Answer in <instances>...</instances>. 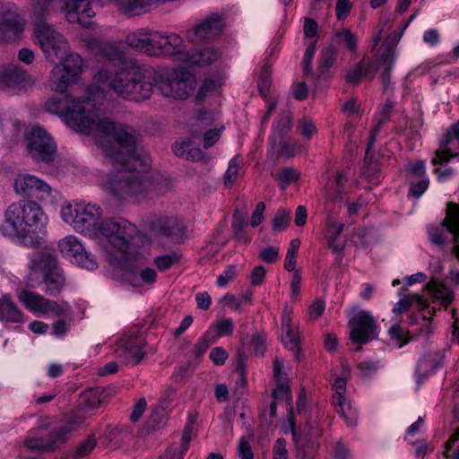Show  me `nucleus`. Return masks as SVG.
<instances>
[{
  "label": "nucleus",
  "mask_w": 459,
  "mask_h": 459,
  "mask_svg": "<svg viewBox=\"0 0 459 459\" xmlns=\"http://www.w3.org/2000/svg\"><path fill=\"white\" fill-rule=\"evenodd\" d=\"M104 98L101 86H92L84 100L49 99L45 103V109L51 114L63 115L70 128L91 135L102 149L113 168L101 182L105 192L120 203L141 201L159 191L161 176L152 171L149 158L140 154L135 133L99 113L96 105Z\"/></svg>",
  "instance_id": "1"
},
{
  "label": "nucleus",
  "mask_w": 459,
  "mask_h": 459,
  "mask_svg": "<svg viewBox=\"0 0 459 459\" xmlns=\"http://www.w3.org/2000/svg\"><path fill=\"white\" fill-rule=\"evenodd\" d=\"M96 82L107 85L117 95L133 101L149 99L156 83L160 94L171 100H186L193 92L196 80L194 74L183 69L156 73L135 62H108L95 74Z\"/></svg>",
  "instance_id": "2"
},
{
  "label": "nucleus",
  "mask_w": 459,
  "mask_h": 459,
  "mask_svg": "<svg viewBox=\"0 0 459 459\" xmlns=\"http://www.w3.org/2000/svg\"><path fill=\"white\" fill-rule=\"evenodd\" d=\"M48 4L39 3L33 6L31 17L34 23V41L43 52L45 58L56 65L51 70L49 86L52 91L64 93L71 84L80 80L83 68L82 57L70 52L65 36L52 25L44 22Z\"/></svg>",
  "instance_id": "3"
},
{
  "label": "nucleus",
  "mask_w": 459,
  "mask_h": 459,
  "mask_svg": "<svg viewBox=\"0 0 459 459\" xmlns=\"http://www.w3.org/2000/svg\"><path fill=\"white\" fill-rule=\"evenodd\" d=\"M48 222L47 214L37 202L21 200L11 204L4 211L0 234L36 247L40 245L38 234L45 231Z\"/></svg>",
  "instance_id": "4"
},
{
  "label": "nucleus",
  "mask_w": 459,
  "mask_h": 459,
  "mask_svg": "<svg viewBox=\"0 0 459 459\" xmlns=\"http://www.w3.org/2000/svg\"><path fill=\"white\" fill-rule=\"evenodd\" d=\"M65 282L63 271L58 267L54 255L48 252H39L30 255L26 281L28 287L35 288L44 284V292L54 296L61 291Z\"/></svg>",
  "instance_id": "5"
},
{
  "label": "nucleus",
  "mask_w": 459,
  "mask_h": 459,
  "mask_svg": "<svg viewBox=\"0 0 459 459\" xmlns=\"http://www.w3.org/2000/svg\"><path fill=\"white\" fill-rule=\"evenodd\" d=\"M103 215L102 208L91 203H73L63 206L61 217L76 232L91 238L97 235V228Z\"/></svg>",
  "instance_id": "6"
},
{
  "label": "nucleus",
  "mask_w": 459,
  "mask_h": 459,
  "mask_svg": "<svg viewBox=\"0 0 459 459\" xmlns=\"http://www.w3.org/2000/svg\"><path fill=\"white\" fill-rule=\"evenodd\" d=\"M26 151L38 163H49L56 153V143L52 135L40 126L27 127L24 131Z\"/></svg>",
  "instance_id": "7"
},
{
  "label": "nucleus",
  "mask_w": 459,
  "mask_h": 459,
  "mask_svg": "<svg viewBox=\"0 0 459 459\" xmlns=\"http://www.w3.org/2000/svg\"><path fill=\"white\" fill-rule=\"evenodd\" d=\"M58 249L65 258L82 268L94 270L98 266L95 256L74 235L61 238L58 242Z\"/></svg>",
  "instance_id": "8"
},
{
  "label": "nucleus",
  "mask_w": 459,
  "mask_h": 459,
  "mask_svg": "<svg viewBox=\"0 0 459 459\" xmlns=\"http://www.w3.org/2000/svg\"><path fill=\"white\" fill-rule=\"evenodd\" d=\"M17 298L25 308L35 315L60 316L64 315L65 310V306H66V303L58 304L55 300L48 299L26 289L19 290L17 291Z\"/></svg>",
  "instance_id": "9"
},
{
  "label": "nucleus",
  "mask_w": 459,
  "mask_h": 459,
  "mask_svg": "<svg viewBox=\"0 0 459 459\" xmlns=\"http://www.w3.org/2000/svg\"><path fill=\"white\" fill-rule=\"evenodd\" d=\"M445 228L453 235V254L459 261V204H448L446 217L444 221L438 227L430 226L428 228L429 239L432 243L442 245L445 242L446 238L443 236Z\"/></svg>",
  "instance_id": "10"
},
{
  "label": "nucleus",
  "mask_w": 459,
  "mask_h": 459,
  "mask_svg": "<svg viewBox=\"0 0 459 459\" xmlns=\"http://www.w3.org/2000/svg\"><path fill=\"white\" fill-rule=\"evenodd\" d=\"M350 336L353 343L365 344L377 337V323L368 310L355 311L349 321Z\"/></svg>",
  "instance_id": "11"
},
{
  "label": "nucleus",
  "mask_w": 459,
  "mask_h": 459,
  "mask_svg": "<svg viewBox=\"0 0 459 459\" xmlns=\"http://www.w3.org/2000/svg\"><path fill=\"white\" fill-rule=\"evenodd\" d=\"M13 189L16 195L36 198L42 202L51 196L53 189L44 180L35 175L22 173L16 176L13 180Z\"/></svg>",
  "instance_id": "12"
},
{
  "label": "nucleus",
  "mask_w": 459,
  "mask_h": 459,
  "mask_svg": "<svg viewBox=\"0 0 459 459\" xmlns=\"http://www.w3.org/2000/svg\"><path fill=\"white\" fill-rule=\"evenodd\" d=\"M148 55H181L183 40L176 33H167L160 30L149 29Z\"/></svg>",
  "instance_id": "13"
},
{
  "label": "nucleus",
  "mask_w": 459,
  "mask_h": 459,
  "mask_svg": "<svg viewBox=\"0 0 459 459\" xmlns=\"http://www.w3.org/2000/svg\"><path fill=\"white\" fill-rule=\"evenodd\" d=\"M92 2L93 0H65L61 12L68 22L89 27L95 16Z\"/></svg>",
  "instance_id": "14"
},
{
  "label": "nucleus",
  "mask_w": 459,
  "mask_h": 459,
  "mask_svg": "<svg viewBox=\"0 0 459 459\" xmlns=\"http://www.w3.org/2000/svg\"><path fill=\"white\" fill-rule=\"evenodd\" d=\"M225 26L224 18L219 13H211L201 20L187 33L193 42H202L218 37Z\"/></svg>",
  "instance_id": "15"
},
{
  "label": "nucleus",
  "mask_w": 459,
  "mask_h": 459,
  "mask_svg": "<svg viewBox=\"0 0 459 459\" xmlns=\"http://www.w3.org/2000/svg\"><path fill=\"white\" fill-rule=\"evenodd\" d=\"M24 29V21L18 13L14 4L5 3L0 6V34L4 37H17Z\"/></svg>",
  "instance_id": "16"
},
{
  "label": "nucleus",
  "mask_w": 459,
  "mask_h": 459,
  "mask_svg": "<svg viewBox=\"0 0 459 459\" xmlns=\"http://www.w3.org/2000/svg\"><path fill=\"white\" fill-rule=\"evenodd\" d=\"M459 148V121L454 124L439 143V149L432 160L433 165H442L456 156L455 152Z\"/></svg>",
  "instance_id": "17"
},
{
  "label": "nucleus",
  "mask_w": 459,
  "mask_h": 459,
  "mask_svg": "<svg viewBox=\"0 0 459 459\" xmlns=\"http://www.w3.org/2000/svg\"><path fill=\"white\" fill-rule=\"evenodd\" d=\"M394 61V51L392 48L386 47L383 49L381 56L376 64H370L366 61V65L362 69L363 77L373 78L377 70L382 71V81L385 88H387L390 82V73Z\"/></svg>",
  "instance_id": "18"
},
{
  "label": "nucleus",
  "mask_w": 459,
  "mask_h": 459,
  "mask_svg": "<svg viewBox=\"0 0 459 459\" xmlns=\"http://www.w3.org/2000/svg\"><path fill=\"white\" fill-rule=\"evenodd\" d=\"M144 346L145 341L140 335L124 338L119 344V356L124 359L126 363L136 365L145 356Z\"/></svg>",
  "instance_id": "19"
},
{
  "label": "nucleus",
  "mask_w": 459,
  "mask_h": 459,
  "mask_svg": "<svg viewBox=\"0 0 459 459\" xmlns=\"http://www.w3.org/2000/svg\"><path fill=\"white\" fill-rule=\"evenodd\" d=\"M122 230L126 236L136 234L137 230L134 225L126 220H104L101 221L97 228L95 238H106L113 246L116 232Z\"/></svg>",
  "instance_id": "20"
},
{
  "label": "nucleus",
  "mask_w": 459,
  "mask_h": 459,
  "mask_svg": "<svg viewBox=\"0 0 459 459\" xmlns=\"http://www.w3.org/2000/svg\"><path fill=\"white\" fill-rule=\"evenodd\" d=\"M73 427L71 424H65L53 432V440L47 442L41 438H29L26 440V446L30 449L51 451L56 449L60 444H63L67 439V435L72 431Z\"/></svg>",
  "instance_id": "21"
},
{
  "label": "nucleus",
  "mask_w": 459,
  "mask_h": 459,
  "mask_svg": "<svg viewBox=\"0 0 459 459\" xmlns=\"http://www.w3.org/2000/svg\"><path fill=\"white\" fill-rule=\"evenodd\" d=\"M221 53L212 47L197 49L192 53H182L179 59L188 65L206 66L215 63Z\"/></svg>",
  "instance_id": "22"
},
{
  "label": "nucleus",
  "mask_w": 459,
  "mask_h": 459,
  "mask_svg": "<svg viewBox=\"0 0 459 459\" xmlns=\"http://www.w3.org/2000/svg\"><path fill=\"white\" fill-rule=\"evenodd\" d=\"M30 82L27 73L15 64H8L0 71V82L6 88H15Z\"/></svg>",
  "instance_id": "23"
},
{
  "label": "nucleus",
  "mask_w": 459,
  "mask_h": 459,
  "mask_svg": "<svg viewBox=\"0 0 459 459\" xmlns=\"http://www.w3.org/2000/svg\"><path fill=\"white\" fill-rule=\"evenodd\" d=\"M24 315L8 294L0 297V321L22 323Z\"/></svg>",
  "instance_id": "24"
},
{
  "label": "nucleus",
  "mask_w": 459,
  "mask_h": 459,
  "mask_svg": "<svg viewBox=\"0 0 459 459\" xmlns=\"http://www.w3.org/2000/svg\"><path fill=\"white\" fill-rule=\"evenodd\" d=\"M427 293L433 299L439 300L444 306L448 305L454 299L453 291L445 284L430 281L426 286Z\"/></svg>",
  "instance_id": "25"
},
{
  "label": "nucleus",
  "mask_w": 459,
  "mask_h": 459,
  "mask_svg": "<svg viewBox=\"0 0 459 459\" xmlns=\"http://www.w3.org/2000/svg\"><path fill=\"white\" fill-rule=\"evenodd\" d=\"M148 35L149 29L141 28L129 32L126 36L125 42L128 47L148 55Z\"/></svg>",
  "instance_id": "26"
},
{
  "label": "nucleus",
  "mask_w": 459,
  "mask_h": 459,
  "mask_svg": "<svg viewBox=\"0 0 459 459\" xmlns=\"http://www.w3.org/2000/svg\"><path fill=\"white\" fill-rule=\"evenodd\" d=\"M220 87L221 84L219 80L213 78H205L202 82L195 96V102L196 104H201L204 102L206 100L217 96L219 93Z\"/></svg>",
  "instance_id": "27"
},
{
  "label": "nucleus",
  "mask_w": 459,
  "mask_h": 459,
  "mask_svg": "<svg viewBox=\"0 0 459 459\" xmlns=\"http://www.w3.org/2000/svg\"><path fill=\"white\" fill-rule=\"evenodd\" d=\"M191 437L188 429L183 432L181 442L171 445L164 455L165 459H183L186 452L188 450Z\"/></svg>",
  "instance_id": "28"
},
{
  "label": "nucleus",
  "mask_w": 459,
  "mask_h": 459,
  "mask_svg": "<svg viewBox=\"0 0 459 459\" xmlns=\"http://www.w3.org/2000/svg\"><path fill=\"white\" fill-rule=\"evenodd\" d=\"M115 238L113 240V247L118 249L122 254L131 255L134 254L136 249L134 246V238L136 234H130L126 236L122 230L116 232Z\"/></svg>",
  "instance_id": "29"
},
{
  "label": "nucleus",
  "mask_w": 459,
  "mask_h": 459,
  "mask_svg": "<svg viewBox=\"0 0 459 459\" xmlns=\"http://www.w3.org/2000/svg\"><path fill=\"white\" fill-rule=\"evenodd\" d=\"M292 118L290 114H285L281 117L273 127V133L271 137L273 147H277V141H281L284 134H286L291 127Z\"/></svg>",
  "instance_id": "30"
},
{
  "label": "nucleus",
  "mask_w": 459,
  "mask_h": 459,
  "mask_svg": "<svg viewBox=\"0 0 459 459\" xmlns=\"http://www.w3.org/2000/svg\"><path fill=\"white\" fill-rule=\"evenodd\" d=\"M104 399L105 392L100 388L87 390L81 396L82 403L89 409L98 408Z\"/></svg>",
  "instance_id": "31"
},
{
  "label": "nucleus",
  "mask_w": 459,
  "mask_h": 459,
  "mask_svg": "<svg viewBox=\"0 0 459 459\" xmlns=\"http://www.w3.org/2000/svg\"><path fill=\"white\" fill-rule=\"evenodd\" d=\"M338 411L342 414L347 425L353 427L358 421V412L351 403L348 401L342 400L334 403Z\"/></svg>",
  "instance_id": "32"
},
{
  "label": "nucleus",
  "mask_w": 459,
  "mask_h": 459,
  "mask_svg": "<svg viewBox=\"0 0 459 459\" xmlns=\"http://www.w3.org/2000/svg\"><path fill=\"white\" fill-rule=\"evenodd\" d=\"M282 335L281 340L284 344V346L289 349L292 350L295 352V357L297 359H299L300 350L299 348V333L296 332L292 328H288L285 330H282Z\"/></svg>",
  "instance_id": "33"
},
{
  "label": "nucleus",
  "mask_w": 459,
  "mask_h": 459,
  "mask_svg": "<svg viewBox=\"0 0 459 459\" xmlns=\"http://www.w3.org/2000/svg\"><path fill=\"white\" fill-rule=\"evenodd\" d=\"M299 173L293 168H282L277 174L276 179L281 190H285L290 184L299 179Z\"/></svg>",
  "instance_id": "34"
},
{
  "label": "nucleus",
  "mask_w": 459,
  "mask_h": 459,
  "mask_svg": "<svg viewBox=\"0 0 459 459\" xmlns=\"http://www.w3.org/2000/svg\"><path fill=\"white\" fill-rule=\"evenodd\" d=\"M240 169V160L238 157H234L230 160L228 169L224 174V185L230 187L237 180Z\"/></svg>",
  "instance_id": "35"
},
{
  "label": "nucleus",
  "mask_w": 459,
  "mask_h": 459,
  "mask_svg": "<svg viewBox=\"0 0 459 459\" xmlns=\"http://www.w3.org/2000/svg\"><path fill=\"white\" fill-rule=\"evenodd\" d=\"M160 231L165 236H178L183 233V224L175 218H169L160 226Z\"/></svg>",
  "instance_id": "36"
},
{
  "label": "nucleus",
  "mask_w": 459,
  "mask_h": 459,
  "mask_svg": "<svg viewBox=\"0 0 459 459\" xmlns=\"http://www.w3.org/2000/svg\"><path fill=\"white\" fill-rule=\"evenodd\" d=\"M412 299L417 301L422 307L427 306L425 301L418 295H412L411 298L404 296L397 303L394 304V306L393 307V312L394 313H402V312L407 311L411 305Z\"/></svg>",
  "instance_id": "37"
},
{
  "label": "nucleus",
  "mask_w": 459,
  "mask_h": 459,
  "mask_svg": "<svg viewBox=\"0 0 459 459\" xmlns=\"http://www.w3.org/2000/svg\"><path fill=\"white\" fill-rule=\"evenodd\" d=\"M290 221V212L286 210L278 211L273 221V229L274 231L285 230Z\"/></svg>",
  "instance_id": "38"
},
{
  "label": "nucleus",
  "mask_w": 459,
  "mask_h": 459,
  "mask_svg": "<svg viewBox=\"0 0 459 459\" xmlns=\"http://www.w3.org/2000/svg\"><path fill=\"white\" fill-rule=\"evenodd\" d=\"M337 38L350 51L357 48V38L349 29H342L336 33Z\"/></svg>",
  "instance_id": "39"
},
{
  "label": "nucleus",
  "mask_w": 459,
  "mask_h": 459,
  "mask_svg": "<svg viewBox=\"0 0 459 459\" xmlns=\"http://www.w3.org/2000/svg\"><path fill=\"white\" fill-rule=\"evenodd\" d=\"M290 371V367L285 365L283 359H275L273 363V377L275 381H281V378H283V381L289 380Z\"/></svg>",
  "instance_id": "40"
},
{
  "label": "nucleus",
  "mask_w": 459,
  "mask_h": 459,
  "mask_svg": "<svg viewBox=\"0 0 459 459\" xmlns=\"http://www.w3.org/2000/svg\"><path fill=\"white\" fill-rule=\"evenodd\" d=\"M389 334L397 342L399 347H403L408 342V331L398 325L391 326Z\"/></svg>",
  "instance_id": "41"
},
{
  "label": "nucleus",
  "mask_w": 459,
  "mask_h": 459,
  "mask_svg": "<svg viewBox=\"0 0 459 459\" xmlns=\"http://www.w3.org/2000/svg\"><path fill=\"white\" fill-rule=\"evenodd\" d=\"M250 440V437H242L240 438L238 446V455L240 459H254Z\"/></svg>",
  "instance_id": "42"
},
{
  "label": "nucleus",
  "mask_w": 459,
  "mask_h": 459,
  "mask_svg": "<svg viewBox=\"0 0 459 459\" xmlns=\"http://www.w3.org/2000/svg\"><path fill=\"white\" fill-rule=\"evenodd\" d=\"M315 53H316V41L313 40L307 45L306 51L304 53L303 71L306 75L311 74V71H312L311 64H312V59L314 57Z\"/></svg>",
  "instance_id": "43"
},
{
  "label": "nucleus",
  "mask_w": 459,
  "mask_h": 459,
  "mask_svg": "<svg viewBox=\"0 0 459 459\" xmlns=\"http://www.w3.org/2000/svg\"><path fill=\"white\" fill-rule=\"evenodd\" d=\"M336 60V51L333 48H327L321 53L320 68L329 69Z\"/></svg>",
  "instance_id": "44"
},
{
  "label": "nucleus",
  "mask_w": 459,
  "mask_h": 459,
  "mask_svg": "<svg viewBox=\"0 0 459 459\" xmlns=\"http://www.w3.org/2000/svg\"><path fill=\"white\" fill-rule=\"evenodd\" d=\"M333 388L334 390V403L345 400L344 394L346 392V379L344 377H337L333 383Z\"/></svg>",
  "instance_id": "45"
},
{
  "label": "nucleus",
  "mask_w": 459,
  "mask_h": 459,
  "mask_svg": "<svg viewBox=\"0 0 459 459\" xmlns=\"http://www.w3.org/2000/svg\"><path fill=\"white\" fill-rule=\"evenodd\" d=\"M300 130H301L302 135L307 140H310L311 138H313L317 133L316 125L308 117H304L300 121Z\"/></svg>",
  "instance_id": "46"
},
{
  "label": "nucleus",
  "mask_w": 459,
  "mask_h": 459,
  "mask_svg": "<svg viewBox=\"0 0 459 459\" xmlns=\"http://www.w3.org/2000/svg\"><path fill=\"white\" fill-rule=\"evenodd\" d=\"M351 7L352 4L350 0H336L335 13L337 20H345L348 17Z\"/></svg>",
  "instance_id": "47"
},
{
  "label": "nucleus",
  "mask_w": 459,
  "mask_h": 459,
  "mask_svg": "<svg viewBox=\"0 0 459 459\" xmlns=\"http://www.w3.org/2000/svg\"><path fill=\"white\" fill-rule=\"evenodd\" d=\"M277 144H279L278 152L281 155L285 156L286 158L293 157L295 155V153L297 152V151L299 149V145L296 142L286 143V142H281V141H277Z\"/></svg>",
  "instance_id": "48"
},
{
  "label": "nucleus",
  "mask_w": 459,
  "mask_h": 459,
  "mask_svg": "<svg viewBox=\"0 0 459 459\" xmlns=\"http://www.w3.org/2000/svg\"><path fill=\"white\" fill-rule=\"evenodd\" d=\"M209 358L216 366H222L228 359L229 355L222 347H214L211 350Z\"/></svg>",
  "instance_id": "49"
},
{
  "label": "nucleus",
  "mask_w": 459,
  "mask_h": 459,
  "mask_svg": "<svg viewBox=\"0 0 459 459\" xmlns=\"http://www.w3.org/2000/svg\"><path fill=\"white\" fill-rule=\"evenodd\" d=\"M282 379L281 378V381H276L277 385L273 392V396L276 400L288 399L290 396L289 380L283 381Z\"/></svg>",
  "instance_id": "50"
},
{
  "label": "nucleus",
  "mask_w": 459,
  "mask_h": 459,
  "mask_svg": "<svg viewBox=\"0 0 459 459\" xmlns=\"http://www.w3.org/2000/svg\"><path fill=\"white\" fill-rule=\"evenodd\" d=\"M237 275L235 265H229L224 272L217 277V285L224 287L230 282Z\"/></svg>",
  "instance_id": "51"
},
{
  "label": "nucleus",
  "mask_w": 459,
  "mask_h": 459,
  "mask_svg": "<svg viewBox=\"0 0 459 459\" xmlns=\"http://www.w3.org/2000/svg\"><path fill=\"white\" fill-rule=\"evenodd\" d=\"M392 110H393V105H391V104H386L383 108V116L380 118L377 126L370 134V139L368 142V147L367 152L373 146V144L376 141V134H377V132L379 130L380 125L383 124L387 119V117L390 116Z\"/></svg>",
  "instance_id": "52"
},
{
  "label": "nucleus",
  "mask_w": 459,
  "mask_h": 459,
  "mask_svg": "<svg viewBox=\"0 0 459 459\" xmlns=\"http://www.w3.org/2000/svg\"><path fill=\"white\" fill-rule=\"evenodd\" d=\"M96 446V440L93 437H88L82 442L76 448L74 454L78 457H84L88 455Z\"/></svg>",
  "instance_id": "53"
},
{
  "label": "nucleus",
  "mask_w": 459,
  "mask_h": 459,
  "mask_svg": "<svg viewBox=\"0 0 459 459\" xmlns=\"http://www.w3.org/2000/svg\"><path fill=\"white\" fill-rule=\"evenodd\" d=\"M215 327L219 336H227L232 333L235 326L232 319L224 318L219 321Z\"/></svg>",
  "instance_id": "54"
},
{
  "label": "nucleus",
  "mask_w": 459,
  "mask_h": 459,
  "mask_svg": "<svg viewBox=\"0 0 459 459\" xmlns=\"http://www.w3.org/2000/svg\"><path fill=\"white\" fill-rule=\"evenodd\" d=\"M216 114L210 111H200L196 116L197 125L204 129L213 125Z\"/></svg>",
  "instance_id": "55"
},
{
  "label": "nucleus",
  "mask_w": 459,
  "mask_h": 459,
  "mask_svg": "<svg viewBox=\"0 0 459 459\" xmlns=\"http://www.w3.org/2000/svg\"><path fill=\"white\" fill-rule=\"evenodd\" d=\"M303 31L305 38L311 39L312 41H316L317 38V24L316 22L309 18H306L303 25Z\"/></svg>",
  "instance_id": "56"
},
{
  "label": "nucleus",
  "mask_w": 459,
  "mask_h": 459,
  "mask_svg": "<svg viewBox=\"0 0 459 459\" xmlns=\"http://www.w3.org/2000/svg\"><path fill=\"white\" fill-rule=\"evenodd\" d=\"M224 129L221 126L220 129H209L204 135V147L209 148L212 146L221 137V132Z\"/></svg>",
  "instance_id": "57"
},
{
  "label": "nucleus",
  "mask_w": 459,
  "mask_h": 459,
  "mask_svg": "<svg viewBox=\"0 0 459 459\" xmlns=\"http://www.w3.org/2000/svg\"><path fill=\"white\" fill-rule=\"evenodd\" d=\"M175 395L176 390L171 386L167 387L160 396L159 408L166 411L173 402Z\"/></svg>",
  "instance_id": "58"
},
{
  "label": "nucleus",
  "mask_w": 459,
  "mask_h": 459,
  "mask_svg": "<svg viewBox=\"0 0 459 459\" xmlns=\"http://www.w3.org/2000/svg\"><path fill=\"white\" fill-rule=\"evenodd\" d=\"M279 257V250L274 247H267L259 253V258L268 264L275 262Z\"/></svg>",
  "instance_id": "59"
},
{
  "label": "nucleus",
  "mask_w": 459,
  "mask_h": 459,
  "mask_svg": "<svg viewBox=\"0 0 459 459\" xmlns=\"http://www.w3.org/2000/svg\"><path fill=\"white\" fill-rule=\"evenodd\" d=\"M220 303L236 311H241V300L233 294H226L220 300Z\"/></svg>",
  "instance_id": "60"
},
{
  "label": "nucleus",
  "mask_w": 459,
  "mask_h": 459,
  "mask_svg": "<svg viewBox=\"0 0 459 459\" xmlns=\"http://www.w3.org/2000/svg\"><path fill=\"white\" fill-rule=\"evenodd\" d=\"M366 65V60L360 61L358 65L349 72L346 75V80L350 83H358L359 81L363 78L362 75V69H364V66Z\"/></svg>",
  "instance_id": "61"
},
{
  "label": "nucleus",
  "mask_w": 459,
  "mask_h": 459,
  "mask_svg": "<svg viewBox=\"0 0 459 459\" xmlns=\"http://www.w3.org/2000/svg\"><path fill=\"white\" fill-rule=\"evenodd\" d=\"M4 131L7 137L16 139L22 133V126L19 121H8L4 125Z\"/></svg>",
  "instance_id": "62"
},
{
  "label": "nucleus",
  "mask_w": 459,
  "mask_h": 459,
  "mask_svg": "<svg viewBox=\"0 0 459 459\" xmlns=\"http://www.w3.org/2000/svg\"><path fill=\"white\" fill-rule=\"evenodd\" d=\"M177 262V257L174 255H166L159 256L155 259V265L161 271L169 269L173 264Z\"/></svg>",
  "instance_id": "63"
},
{
  "label": "nucleus",
  "mask_w": 459,
  "mask_h": 459,
  "mask_svg": "<svg viewBox=\"0 0 459 459\" xmlns=\"http://www.w3.org/2000/svg\"><path fill=\"white\" fill-rule=\"evenodd\" d=\"M288 452L286 449V441L283 438H278L273 448L274 459H287Z\"/></svg>",
  "instance_id": "64"
}]
</instances>
